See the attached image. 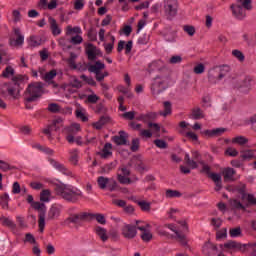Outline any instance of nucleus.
Masks as SVG:
<instances>
[{
  "mask_svg": "<svg viewBox=\"0 0 256 256\" xmlns=\"http://www.w3.org/2000/svg\"><path fill=\"white\" fill-rule=\"evenodd\" d=\"M117 179L121 185H131V178H127L125 175L118 174Z\"/></svg>",
  "mask_w": 256,
  "mask_h": 256,
  "instance_id": "obj_55",
  "label": "nucleus"
},
{
  "mask_svg": "<svg viewBox=\"0 0 256 256\" xmlns=\"http://www.w3.org/2000/svg\"><path fill=\"white\" fill-rule=\"evenodd\" d=\"M85 51L89 61H95L100 53L99 49L92 43L87 44Z\"/></svg>",
  "mask_w": 256,
  "mask_h": 256,
  "instance_id": "obj_17",
  "label": "nucleus"
},
{
  "mask_svg": "<svg viewBox=\"0 0 256 256\" xmlns=\"http://www.w3.org/2000/svg\"><path fill=\"white\" fill-rule=\"evenodd\" d=\"M169 81V72L166 71L164 74L157 75L151 84L152 95H159L160 93H163V91L169 87Z\"/></svg>",
  "mask_w": 256,
  "mask_h": 256,
  "instance_id": "obj_4",
  "label": "nucleus"
},
{
  "mask_svg": "<svg viewBox=\"0 0 256 256\" xmlns=\"http://www.w3.org/2000/svg\"><path fill=\"white\" fill-rule=\"evenodd\" d=\"M61 209L62 207L57 204L52 205L47 213V221H55L56 219H59Z\"/></svg>",
  "mask_w": 256,
  "mask_h": 256,
  "instance_id": "obj_14",
  "label": "nucleus"
},
{
  "mask_svg": "<svg viewBox=\"0 0 256 256\" xmlns=\"http://www.w3.org/2000/svg\"><path fill=\"white\" fill-rule=\"evenodd\" d=\"M235 191L241 195V199L247 198V185L244 183H240L235 186Z\"/></svg>",
  "mask_w": 256,
  "mask_h": 256,
  "instance_id": "obj_33",
  "label": "nucleus"
},
{
  "mask_svg": "<svg viewBox=\"0 0 256 256\" xmlns=\"http://www.w3.org/2000/svg\"><path fill=\"white\" fill-rule=\"evenodd\" d=\"M179 3L177 0H164V13L167 19H173L177 15Z\"/></svg>",
  "mask_w": 256,
  "mask_h": 256,
  "instance_id": "obj_8",
  "label": "nucleus"
},
{
  "mask_svg": "<svg viewBox=\"0 0 256 256\" xmlns=\"http://www.w3.org/2000/svg\"><path fill=\"white\" fill-rule=\"evenodd\" d=\"M89 217V212L74 213L71 214L66 221L67 223H72L76 229H79V227H83L85 221H89Z\"/></svg>",
  "mask_w": 256,
  "mask_h": 256,
  "instance_id": "obj_7",
  "label": "nucleus"
},
{
  "mask_svg": "<svg viewBox=\"0 0 256 256\" xmlns=\"http://www.w3.org/2000/svg\"><path fill=\"white\" fill-rule=\"evenodd\" d=\"M70 163L72 165H77L79 163V152L77 150L71 152Z\"/></svg>",
  "mask_w": 256,
  "mask_h": 256,
  "instance_id": "obj_50",
  "label": "nucleus"
},
{
  "mask_svg": "<svg viewBox=\"0 0 256 256\" xmlns=\"http://www.w3.org/2000/svg\"><path fill=\"white\" fill-rule=\"evenodd\" d=\"M165 195L167 199H175V198L183 197V194L180 193L179 190H172V189L166 190Z\"/></svg>",
  "mask_w": 256,
  "mask_h": 256,
  "instance_id": "obj_39",
  "label": "nucleus"
},
{
  "mask_svg": "<svg viewBox=\"0 0 256 256\" xmlns=\"http://www.w3.org/2000/svg\"><path fill=\"white\" fill-rule=\"evenodd\" d=\"M0 169L1 171L7 172V171H11V169H13V167L11 166V164L0 160Z\"/></svg>",
  "mask_w": 256,
  "mask_h": 256,
  "instance_id": "obj_61",
  "label": "nucleus"
},
{
  "mask_svg": "<svg viewBox=\"0 0 256 256\" xmlns=\"http://www.w3.org/2000/svg\"><path fill=\"white\" fill-rule=\"evenodd\" d=\"M139 145H140V141H139V138H134L132 139V145L130 147L131 151L133 153L139 151Z\"/></svg>",
  "mask_w": 256,
  "mask_h": 256,
  "instance_id": "obj_60",
  "label": "nucleus"
},
{
  "mask_svg": "<svg viewBox=\"0 0 256 256\" xmlns=\"http://www.w3.org/2000/svg\"><path fill=\"white\" fill-rule=\"evenodd\" d=\"M48 111L50 113H59L61 111V106L57 103H51L48 105Z\"/></svg>",
  "mask_w": 256,
  "mask_h": 256,
  "instance_id": "obj_56",
  "label": "nucleus"
},
{
  "mask_svg": "<svg viewBox=\"0 0 256 256\" xmlns=\"http://www.w3.org/2000/svg\"><path fill=\"white\" fill-rule=\"evenodd\" d=\"M79 131H81V125L77 123L72 124L69 127H66V141H68V143H75V136L77 135V133H79Z\"/></svg>",
  "mask_w": 256,
  "mask_h": 256,
  "instance_id": "obj_12",
  "label": "nucleus"
},
{
  "mask_svg": "<svg viewBox=\"0 0 256 256\" xmlns=\"http://www.w3.org/2000/svg\"><path fill=\"white\" fill-rule=\"evenodd\" d=\"M192 117L193 119L198 120V119H203V117L205 116L203 115V110L197 107L192 110Z\"/></svg>",
  "mask_w": 256,
  "mask_h": 256,
  "instance_id": "obj_49",
  "label": "nucleus"
},
{
  "mask_svg": "<svg viewBox=\"0 0 256 256\" xmlns=\"http://www.w3.org/2000/svg\"><path fill=\"white\" fill-rule=\"evenodd\" d=\"M185 33H187L190 37H193L195 35V27L191 25H185L183 27Z\"/></svg>",
  "mask_w": 256,
  "mask_h": 256,
  "instance_id": "obj_63",
  "label": "nucleus"
},
{
  "mask_svg": "<svg viewBox=\"0 0 256 256\" xmlns=\"http://www.w3.org/2000/svg\"><path fill=\"white\" fill-rule=\"evenodd\" d=\"M231 71V68L227 65L220 66L218 70L219 79H223L224 77H227V73Z\"/></svg>",
  "mask_w": 256,
  "mask_h": 256,
  "instance_id": "obj_47",
  "label": "nucleus"
},
{
  "mask_svg": "<svg viewBox=\"0 0 256 256\" xmlns=\"http://www.w3.org/2000/svg\"><path fill=\"white\" fill-rule=\"evenodd\" d=\"M48 23L50 25L52 35H54V37H57L61 33V28L59 27V24H57V20L50 16L48 18Z\"/></svg>",
  "mask_w": 256,
  "mask_h": 256,
  "instance_id": "obj_23",
  "label": "nucleus"
},
{
  "mask_svg": "<svg viewBox=\"0 0 256 256\" xmlns=\"http://www.w3.org/2000/svg\"><path fill=\"white\" fill-rule=\"evenodd\" d=\"M113 144L106 143L102 149V151L98 152L97 155L101 157V159H109V157H113Z\"/></svg>",
  "mask_w": 256,
  "mask_h": 256,
  "instance_id": "obj_20",
  "label": "nucleus"
},
{
  "mask_svg": "<svg viewBox=\"0 0 256 256\" xmlns=\"http://www.w3.org/2000/svg\"><path fill=\"white\" fill-rule=\"evenodd\" d=\"M43 95V83L34 82L29 84L24 92L25 103H33Z\"/></svg>",
  "mask_w": 256,
  "mask_h": 256,
  "instance_id": "obj_3",
  "label": "nucleus"
},
{
  "mask_svg": "<svg viewBox=\"0 0 256 256\" xmlns=\"http://www.w3.org/2000/svg\"><path fill=\"white\" fill-rule=\"evenodd\" d=\"M225 155H228L229 157H237V155H239V151L233 147H228L225 150Z\"/></svg>",
  "mask_w": 256,
  "mask_h": 256,
  "instance_id": "obj_59",
  "label": "nucleus"
},
{
  "mask_svg": "<svg viewBox=\"0 0 256 256\" xmlns=\"http://www.w3.org/2000/svg\"><path fill=\"white\" fill-rule=\"evenodd\" d=\"M154 145H156V147H158V149H167V147H168L167 142L165 140H161V139L154 140Z\"/></svg>",
  "mask_w": 256,
  "mask_h": 256,
  "instance_id": "obj_58",
  "label": "nucleus"
},
{
  "mask_svg": "<svg viewBox=\"0 0 256 256\" xmlns=\"http://www.w3.org/2000/svg\"><path fill=\"white\" fill-rule=\"evenodd\" d=\"M255 84V80L251 76H245L244 78L237 81L235 87L243 93H247L251 87Z\"/></svg>",
  "mask_w": 256,
  "mask_h": 256,
  "instance_id": "obj_10",
  "label": "nucleus"
},
{
  "mask_svg": "<svg viewBox=\"0 0 256 256\" xmlns=\"http://www.w3.org/2000/svg\"><path fill=\"white\" fill-rule=\"evenodd\" d=\"M0 221L2 225H4V227H9V229H17V224H15V222H13V220H11L10 218L2 216L0 218Z\"/></svg>",
  "mask_w": 256,
  "mask_h": 256,
  "instance_id": "obj_35",
  "label": "nucleus"
},
{
  "mask_svg": "<svg viewBox=\"0 0 256 256\" xmlns=\"http://www.w3.org/2000/svg\"><path fill=\"white\" fill-rule=\"evenodd\" d=\"M172 111H173V109H172L171 102L165 101L164 102V111H160L159 115H161L162 117H167V115H171Z\"/></svg>",
  "mask_w": 256,
  "mask_h": 256,
  "instance_id": "obj_36",
  "label": "nucleus"
},
{
  "mask_svg": "<svg viewBox=\"0 0 256 256\" xmlns=\"http://www.w3.org/2000/svg\"><path fill=\"white\" fill-rule=\"evenodd\" d=\"M9 201H11V198H9L8 193H4L0 196V205L2 209H9Z\"/></svg>",
  "mask_w": 256,
  "mask_h": 256,
  "instance_id": "obj_37",
  "label": "nucleus"
},
{
  "mask_svg": "<svg viewBox=\"0 0 256 256\" xmlns=\"http://www.w3.org/2000/svg\"><path fill=\"white\" fill-rule=\"evenodd\" d=\"M229 234H230V237H240L241 228L240 227L232 228L230 229Z\"/></svg>",
  "mask_w": 256,
  "mask_h": 256,
  "instance_id": "obj_64",
  "label": "nucleus"
},
{
  "mask_svg": "<svg viewBox=\"0 0 256 256\" xmlns=\"http://www.w3.org/2000/svg\"><path fill=\"white\" fill-rule=\"evenodd\" d=\"M236 4H238L239 7H242L245 11H251L253 9L251 0H237Z\"/></svg>",
  "mask_w": 256,
  "mask_h": 256,
  "instance_id": "obj_34",
  "label": "nucleus"
},
{
  "mask_svg": "<svg viewBox=\"0 0 256 256\" xmlns=\"http://www.w3.org/2000/svg\"><path fill=\"white\" fill-rule=\"evenodd\" d=\"M225 131H227L225 128H215L212 130H204L203 134L206 135V137H221Z\"/></svg>",
  "mask_w": 256,
  "mask_h": 256,
  "instance_id": "obj_26",
  "label": "nucleus"
},
{
  "mask_svg": "<svg viewBox=\"0 0 256 256\" xmlns=\"http://www.w3.org/2000/svg\"><path fill=\"white\" fill-rule=\"evenodd\" d=\"M88 221H93V219H95L97 221V223H99L100 225H105L107 223V219H105V215L100 214V213H89L88 212Z\"/></svg>",
  "mask_w": 256,
  "mask_h": 256,
  "instance_id": "obj_29",
  "label": "nucleus"
},
{
  "mask_svg": "<svg viewBox=\"0 0 256 256\" xmlns=\"http://www.w3.org/2000/svg\"><path fill=\"white\" fill-rule=\"evenodd\" d=\"M240 157L243 161H251V159H255V151L252 149L241 150Z\"/></svg>",
  "mask_w": 256,
  "mask_h": 256,
  "instance_id": "obj_30",
  "label": "nucleus"
},
{
  "mask_svg": "<svg viewBox=\"0 0 256 256\" xmlns=\"http://www.w3.org/2000/svg\"><path fill=\"white\" fill-rule=\"evenodd\" d=\"M134 203H137V205L140 207L141 211H151V203L147 202L145 200H137V198L132 197L131 198Z\"/></svg>",
  "mask_w": 256,
  "mask_h": 256,
  "instance_id": "obj_31",
  "label": "nucleus"
},
{
  "mask_svg": "<svg viewBox=\"0 0 256 256\" xmlns=\"http://www.w3.org/2000/svg\"><path fill=\"white\" fill-rule=\"evenodd\" d=\"M168 229H170V231H173V233H175L176 239L180 243V245H182V247H187V236L179 232L178 229L175 228V225L173 224H168Z\"/></svg>",
  "mask_w": 256,
  "mask_h": 256,
  "instance_id": "obj_18",
  "label": "nucleus"
},
{
  "mask_svg": "<svg viewBox=\"0 0 256 256\" xmlns=\"http://www.w3.org/2000/svg\"><path fill=\"white\" fill-rule=\"evenodd\" d=\"M21 83H23L22 75L13 76L11 82H4L0 85V94L4 99H19Z\"/></svg>",
  "mask_w": 256,
  "mask_h": 256,
  "instance_id": "obj_1",
  "label": "nucleus"
},
{
  "mask_svg": "<svg viewBox=\"0 0 256 256\" xmlns=\"http://www.w3.org/2000/svg\"><path fill=\"white\" fill-rule=\"evenodd\" d=\"M232 55H233V57L238 59V61H240L241 63H243V61H245V55L240 50H233Z\"/></svg>",
  "mask_w": 256,
  "mask_h": 256,
  "instance_id": "obj_57",
  "label": "nucleus"
},
{
  "mask_svg": "<svg viewBox=\"0 0 256 256\" xmlns=\"http://www.w3.org/2000/svg\"><path fill=\"white\" fill-rule=\"evenodd\" d=\"M75 114L77 119H81L83 123H87V121H89V117H87V114H85V111L83 109H76Z\"/></svg>",
  "mask_w": 256,
  "mask_h": 256,
  "instance_id": "obj_45",
  "label": "nucleus"
},
{
  "mask_svg": "<svg viewBox=\"0 0 256 256\" xmlns=\"http://www.w3.org/2000/svg\"><path fill=\"white\" fill-rule=\"evenodd\" d=\"M138 231H142L140 238L144 243H149L153 239V234L145 226H137Z\"/></svg>",
  "mask_w": 256,
  "mask_h": 256,
  "instance_id": "obj_22",
  "label": "nucleus"
},
{
  "mask_svg": "<svg viewBox=\"0 0 256 256\" xmlns=\"http://www.w3.org/2000/svg\"><path fill=\"white\" fill-rule=\"evenodd\" d=\"M104 68H105V64L104 63H102L101 61H96L95 64H91L88 67V71L90 73H95L96 81L101 83V81H103V79H105L103 77V72H101V70L104 69Z\"/></svg>",
  "mask_w": 256,
  "mask_h": 256,
  "instance_id": "obj_11",
  "label": "nucleus"
},
{
  "mask_svg": "<svg viewBox=\"0 0 256 256\" xmlns=\"http://www.w3.org/2000/svg\"><path fill=\"white\" fill-rule=\"evenodd\" d=\"M29 45L30 47H39V45H41V38L38 36H31Z\"/></svg>",
  "mask_w": 256,
  "mask_h": 256,
  "instance_id": "obj_54",
  "label": "nucleus"
},
{
  "mask_svg": "<svg viewBox=\"0 0 256 256\" xmlns=\"http://www.w3.org/2000/svg\"><path fill=\"white\" fill-rule=\"evenodd\" d=\"M95 233L100 237L101 241L105 242L107 239H109V236L107 235V229L101 227V226H96L95 227Z\"/></svg>",
  "mask_w": 256,
  "mask_h": 256,
  "instance_id": "obj_32",
  "label": "nucleus"
},
{
  "mask_svg": "<svg viewBox=\"0 0 256 256\" xmlns=\"http://www.w3.org/2000/svg\"><path fill=\"white\" fill-rule=\"evenodd\" d=\"M15 75V69L11 66H7L5 70L2 72L0 77H3L4 79H9V77H13Z\"/></svg>",
  "mask_w": 256,
  "mask_h": 256,
  "instance_id": "obj_43",
  "label": "nucleus"
},
{
  "mask_svg": "<svg viewBox=\"0 0 256 256\" xmlns=\"http://www.w3.org/2000/svg\"><path fill=\"white\" fill-rule=\"evenodd\" d=\"M217 251V246L211 242H207L202 247V253L206 256L213 255Z\"/></svg>",
  "mask_w": 256,
  "mask_h": 256,
  "instance_id": "obj_28",
  "label": "nucleus"
},
{
  "mask_svg": "<svg viewBox=\"0 0 256 256\" xmlns=\"http://www.w3.org/2000/svg\"><path fill=\"white\" fill-rule=\"evenodd\" d=\"M61 123H63V120L55 119L42 130V133L48 137L49 141H53V131H59Z\"/></svg>",
  "mask_w": 256,
  "mask_h": 256,
  "instance_id": "obj_9",
  "label": "nucleus"
},
{
  "mask_svg": "<svg viewBox=\"0 0 256 256\" xmlns=\"http://www.w3.org/2000/svg\"><path fill=\"white\" fill-rule=\"evenodd\" d=\"M199 164L202 165V169L200 170V173H204L205 175H210L212 174L211 172V166L205 163V161H199Z\"/></svg>",
  "mask_w": 256,
  "mask_h": 256,
  "instance_id": "obj_48",
  "label": "nucleus"
},
{
  "mask_svg": "<svg viewBox=\"0 0 256 256\" xmlns=\"http://www.w3.org/2000/svg\"><path fill=\"white\" fill-rule=\"evenodd\" d=\"M215 183V191H221L223 189V182L221 180V174L212 173L208 176Z\"/></svg>",
  "mask_w": 256,
  "mask_h": 256,
  "instance_id": "obj_25",
  "label": "nucleus"
},
{
  "mask_svg": "<svg viewBox=\"0 0 256 256\" xmlns=\"http://www.w3.org/2000/svg\"><path fill=\"white\" fill-rule=\"evenodd\" d=\"M230 205L233 209H245V206H243L239 200H230Z\"/></svg>",
  "mask_w": 256,
  "mask_h": 256,
  "instance_id": "obj_62",
  "label": "nucleus"
},
{
  "mask_svg": "<svg viewBox=\"0 0 256 256\" xmlns=\"http://www.w3.org/2000/svg\"><path fill=\"white\" fill-rule=\"evenodd\" d=\"M57 77V70H51L50 72L46 73L44 76V81L49 83V81H53Z\"/></svg>",
  "mask_w": 256,
  "mask_h": 256,
  "instance_id": "obj_53",
  "label": "nucleus"
},
{
  "mask_svg": "<svg viewBox=\"0 0 256 256\" xmlns=\"http://www.w3.org/2000/svg\"><path fill=\"white\" fill-rule=\"evenodd\" d=\"M230 9L232 10V13L236 19H239L240 21H243L245 17H247V12L246 10L239 6L238 4H232L230 6Z\"/></svg>",
  "mask_w": 256,
  "mask_h": 256,
  "instance_id": "obj_15",
  "label": "nucleus"
},
{
  "mask_svg": "<svg viewBox=\"0 0 256 256\" xmlns=\"http://www.w3.org/2000/svg\"><path fill=\"white\" fill-rule=\"evenodd\" d=\"M184 161L186 165L190 167V169H197V167H199V164H197V161L191 159V157L189 156V153L185 154Z\"/></svg>",
  "mask_w": 256,
  "mask_h": 256,
  "instance_id": "obj_40",
  "label": "nucleus"
},
{
  "mask_svg": "<svg viewBox=\"0 0 256 256\" xmlns=\"http://www.w3.org/2000/svg\"><path fill=\"white\" fill-rule=\"evenodd\" d=\"M14 34L16 35V39L11 38L10 39V45L11 47H19L20 45H23L25 43V36L21 34V29L14 28Z\"/></svg>",
  "mask_w": 256,
  "mask_h": 256,
  "instance_id": "obj_16",
  "label": "nucleus"
},
{
  "mask_svg": "<svg viewBox=\"0 0 256 256\" xmlns=\"http://www.w3.org/2000/svg\"><path fill=\"white\" fill-rule=\"evenodd\" d=\"M232 143L236 144V145H247V143H249V139H247V137L245 136H236L232 139Z\"/></svg>",
  "mask_w": 256,
  "mask_h": 256,
  "instance_id": "obj_42",
  "label": "nucleus"
},
{
  "mask_svg": "<svg viewBox=\"0 0 256 256\" xmlns=\"http://www.w3.org/2000/svg\"><path fill=\"white\" fill-rule=\"evenodd\" d=\"M115 167H117V160H114L113 162H110L109 164L104 165L101 168V173H111V171H113Z\"/></svg>",
  "mask_w": 256,
  "mask_h": 256,
  "instance_id": "obj_41",
  "label": "nucleus"
},
{
  "mask_svg": "<svg viewBox=\"0 0 256 256\" xmlns=\"http://www.w3.org/2000/svg\"><path fill=\"white\" fill-rule=\"evenodd\" d=\"M145 123H151V121H155L157 119V113L156 112H147L144 114Z\"/></svg>",
  "mask_w": 256,
  "mask_h": 256,
  "instance_id": "obj_52",
  "label": "nucleus"
},
{
  "mask_svg": "<svg viewBox=\"0 0 256 256\" xmlns=\"http://www.w3.org/2000/svg\"><path fill=\"white\" fill-rule=\"evenodd\" d=\"M58 45L60 47H62L63 51H67L69 49H71V45H69V40L65 37H61L59 40H58Z\"/></svg>",
  "mask_w": 256,
  "mask_h": 256,
  "instance_id": "obj_46",
  "label": "nucleus"
},
{
  "mask_svg": "<svg viewBox=\"0 0 256 256\" xmlns=\"http://www.w3.org/2000/svg\"><path fill=\"white\" fill-rule=\"evenodd\" d=\"M124 239H135L137 237V226L132 224H124L121 228Z\"/></svg>",
  "mask_w": 256,
  "mask_h": 256,
  "instance_id": "obj_13",
  "label": "nucleus"
},
{
  "mask_svg": "<svg viewBox=\"0 0 256 256\" xmlns=\"http://www.w3.org/2000/svg\"><path fill=\"white\" fill-rule=\"evenodd\" d=\"M127 139H129V134H127V132L121 130L119 132L118 136H114L112 138V141L116 144V145H129V143L127 142Z\"/></svg>",
  "mask_w": 256,
  "mask_h": 256,
  "instance_id": "obj_19",
  "label": "nucleus"
},
{
  "mask_svg": "<svg viewBox=\"0 0 256 256\" xmlns=\"http://www.w3.org/2000/svg\"><path fill=\"white\" fill-rule=\"evenodd\" d=\"M50 197H51V190L45 189L41 191L40 201H42V203H49L51 201Z\"/></svg>",
  "mask_w": 256,
  "mask_h": 256,
  "instance_id": "obj_38",
  "label": "nucleus"
},
{
  "mask_svg": "<svg viewBox=\"0 0 256 256\" xmlns=\"http://www.w3.org/2000/svg\"><path fill=\"white\" fill-rule=\"evenodd\" d=\"M49 163H50V165H52V167H54V169H57V171H60V173H63L64 175H72L71 171L68 170L65 167V165L57 162L55 159L50 158Z\"/></svg>",
  "mask_w": 256,
  "mask_h": 256,
  "instance_id": "obj_21",
  "label": "nucleus"
},
{
  "mask_svg": "<svg viewBox=\"0 0 256 256\" xmlns=\"http://www.w3.org/2000/svg\"><path fill=\"white\" fill-rule=\"evenodd\" d=\"M97 184L100 189H107V185H109V178L100 176L97 179Z\"/></svg>",
  "mask_w": 256,
  "mask_h": 256,
  "instance_id": "obj_44",
  "label": "nucleus"
},
{
  "mask_svg": "<svg viewBox=\"0 0 256 256\" xmlns=\"http://www.w3.org/2000/svg\"><path fill=\"white\" fill-rule=\"evenodd\" d=\"M236 173H237V171H235V169H233L231 167L224 168V170L222 171L224 181H235L234 177H235Z\"/></svg>",
  "mask_w": 256,
  "mask_h": 256,
  "instance_id": "obj_24",
  "label": "nucleus"
},
{
  "mask_svg": "<svg viewBox=\"0 0 256 256\" xmlns=\"http://www.w3.org/2000/svg\"><path fill=\"white\" fill-rule=\"evenodd\" d=\"M31 207L39 212L38 227L40 233H43V231H45V214L47 213V206L41 202H34L31 204Z\"/></svg>",
  "mask_w": 256,
  "mask_h": 256,
  "instance_id": "obj_6",
  "label": "nucleus"
},
{
  "mask_svg": "<svg viewBox=\"0 0 256 256\" xmlns=\"http://www.w3.org/2000/svg\"><path fill=\"white\" fill-rule=\"evenodd\" d=\"M55 192L58 197H61V199H64V201H67L68 203H77L79 197L82 195L81 190L65 184H56Z\"/></svg>",
  "mask_w": 256,
  "mask_h": 256,
  "instance_id": "obj_2",
  "label": "nucleus"
},
{
  "mask_svg": "<svg viewBox=\"0 0 256 256\" xmlns=\"http://www.w3.org/2000/svg\"><path fill=\"white\" fill-rule=\"evenodd\" d=\"M208 81L212 85L217 84V81H221V79H219V70L217 68H213L209 70Z\"/></svg>",
  "mask_w": 256,
  "mask_h": 256,
  "instance_id": "obj_27",
  "label": "nucleus"
},
{
  "mask_svg": "<svg viewBox=\"0 0 256 256\" xmlns=\"http://www.w3.org/2000/svg\"><path fill=\"white\" fill-rule=\"evenodd\" d=\"M139 136L143 139H151V137H153V132L149 129H141Z\"/></svg>",
  "mask_w": 256,
  "mask_h": 256,
  "instance_id": "obj_51",
  "label": "nucleus"
},
{
  "mask_svg": "<svg viewBox=\"0 0 256 256\" xmlns=\"http://www.w3.org/2000/svg\"><path fill=\"white\" fill-rule=\"evenodd\" d=\"M82 33L83 32L81 31V27L79 26L73 27L71 25H68L66 27V37H71V35H75L71 39H69V43H71L72 45H81V43H83V37L81 36Z\"/></svg>",
  "mask_w": 256,
  "mask_h": 256,
  "instance_id": "obj_5",
  "label": "nucleus"
}]
</instances>
